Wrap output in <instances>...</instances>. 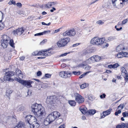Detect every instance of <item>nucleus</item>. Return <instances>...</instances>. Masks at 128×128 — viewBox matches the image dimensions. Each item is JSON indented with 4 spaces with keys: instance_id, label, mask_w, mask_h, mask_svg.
<instances>
[{
    "instance_id": "obj_34",
    "label": "nucleus",
    "mask_w": 128,
    "mask_h": 128,
    "mask_svg": "<svg viewBox=\"0 0 128 128\" xmlns=\"http://www.w3.org/2000/svg\"><path fill=\"white\" fill-rule=\"evenodd\" d=\"M14 73H15L14 74L15 75L14 76L16 75V74L17 76H18V75L20 74H21V72L20 70L17 69L16 70V73L14 72Z\"/></svg>"
},
{
    "instance_id": "obj_25",
    "label": "nucleus",
    "mask_w": 128,
    "mask_h": 128,
    "mask_svg": "<svg viewBox=\"0 0 128 128\" xmlns=\"http://www.w3.org/2000/svg\"><path fill=\"white\" fill-rule=\"evenodd\" d=\"M42 50L38 51H35L32 53V54L34 56L39 55H41L42 54Z\"/></svg>"
},
{
    "instance_id": "obj_43",
    "label": "nucleus",
    "mask_w": 128,
    "mask_h": 128,
    "mask_svg": "<svg viewBox=\"0 0 128 128\" xmlns=\"http://www.w3.org/2000/svg\"><path fill=\"white\" fill-rule=\"evenodd\" d=\"M125 105L124 104H120L118 106V109H120V110L123 109Z\"/></svg>"
},
{
    "instance_id": "obj_59",
    "label": "nucleus",
    "mask_w": 128,
    "mask_h": 128,
    "mask_svg": "<svg viewBox=\"0 0 128 128\" xmlns=\"http://www.w3.org/2000/svg\"><path fill=\"white\" fill-rule=\"evenodd\" d=\"M69 53H65L64 54H61L60 55V56H66L67 55V54Z\"/></svg>"
},
{
    "instance_id": "obj_23",
    "label": "nucleus",
    "mask_w": 128,
    "mask_h": 128,
    "mask_svg": "<svg viewBox=\"0 0 128 128\" xmlns=\"http://www.w3.org/2000/svg\"><path fill=\"white\" fill-rule=\"evenodd\" d=\"M12 90L10 89H8L7 90L6 96L8 97L9 99L10 98V95L12 93Z\"/></svg>"
},
{
    "instance_id": "obj_16",
    "label": "nucleus",
    "mask_w": 128,
    "mask_h": 128,
    "mask_svg": "<svg viewBox=\"0 0 128 128\" xmlns=\"http://www.w3.org/2000/svg\"><path fill=\"white\" fill-rule=\"evenodd\" d=\"M55 4L54 2H49L47 4L44 5V6L46 8H49Z\"/></svg>"
},
{
    "instance_id": "obj_61",
    "label": "nucleus",
    "mask_w": 128,
    "mask_h": 128,
    "mask_svg": "<svg viewBox=\"0 0 128 128\" xmlns=\"http://www.w3.org/2000/svg\"><path fill=\"white\" fill-rule=\"evenodd\" d=\"M16 5L20 7H21L22 6V4L20 3V2H18L16 4Z\"/></svg>"
},
{
    "instance_id": "obj_33",
    "label": "nucleus",
    "mask_w": 128,
    "mask_h": 128,
    "mask_svg": "<svg viewBox=\"0 0 128 128\" xmlns=\"http://www.w3.org/2000/svg\"><path fill=\"white\" fill-rule=\"evenodd\" d=\"M123 76L124 78V80L126 81V82H127L128 81V74L127 73Z\"/></svg>"
},
{
    "instance_id": "obj_60",
    "label": "nucleus",
    "mask_w": 128,
    "mask_h": 128,
    "mask_svg": "<svg viewBox=\"0 0 128 128\" xmlns=\"http://www.w3.org/2000/svg\"><path fill=\"white\" fill-rule=\"evenodd\" d=\"M65 125L64 124L61 125L58 128H65Z\"/></svg>"
},
{
    "instance_id": "obj_29",
    "label": "nucleus",
    "mask_w": 128,
    "mask_h": 128,
    "mask_svg": "<svg viewBox=\"0 0 128 128\" xmlns=\"http://www.w3.org/2000/svg\"><path fill=\"white\" fill-rule=\"evenodd\" d=\"M116 39L115 36H110L106 38V40L107 41L109 42L113 40Z\"/></svg>"
},
{
    "instance_id": "obj_22",
    "label": "nucleus",
    "mask_w": 128,
    "mask_h": 128,
    "mask_svg": "<svg viewBox=\"0 0 128 128\" xmlns=\"http://www.w3.org/2000/svg\"><path fill=\"white\" fill-rule=\"evenodd\" d=\"M79 109L82 112L83 114H86L88 111L87 108L86 107L83 108L81 107Z\"/></svg>"
},
{
    "instance_id": "obj_18",
    "label": "nucleus",
    "mask_w": 128,
    "mask_h": 128,
    "mask_svg": "<svg viewBox=\"0 0 128 128\" xmlns=\"http://www.w3.org/2000/svg\"><path fill=\"white\" fill-rule=\"evenodd\" d=\"M15 128H24V124L22 122H20L15 127Z\"/></svg>"
},
{
    "instance_id": "obj_3",
    "label": "nucleus",
    "mask_w": 128,
    "mask_h": 128,
    "mask_svg": "<svg viewBox=\"0 0 128 128\" xmlns=\"http://www.w3.org/2000/svg\"><path fill=\"white\" fill-rule=\"evenodd\" d=\"M2 45L4 48H6L8 44L12 48H14V41L12 39H10V38L6 35H4L2 37L1 40Z\"/></svg>"
},
{
    "instance_id": "obj_44",
    "label": "nucleus",
    "mask_w": 128,
    "mask_h": 128,
    "mask_svg": "<svg viewBox=\"0 0 128 128\" xmlns=\"http://www.w3.org/2000/svg\"><path fill=\"white\" fill-rule=\"evenodd\" d=\"M8 4L10 5L13 4L14 5H15L16 4L15 2L13 0L10 1Z\"/></svg>"
},
{
    "instance_id": "obj_53",
    "label": "nucleus",
    "mask_w": 128,
    "mask_h": 128,
    "mask_svg": "<svg viewBox=\"0 0 128 128\" xmlns=\"http://www.w3.org/2000/svg\"><path fill=\"white\" fill-rule=\"evenodd\" d=\"M51 76V75L48 74H47L45 75V77L47 78H50Z\"/></svg>"
},
{
    "instance_id": "obj_32",
    "label": "nucleus",
    "mask_w": 128,
    "mask_h": 128,
    "mask_svg": "<svg viewBox=\"0 0 128 128\" xmlns=\"http://www.w3.org/2000/svg\"><path fill=\"white\" fill-rule=\"evenodd\" d=\"M2 20H0V30L3 29L4 26V24L3 22H2Z\"/></svg>"
},
{
    "instance_id": "obj_19",
    "label": "nucleus",
    "mask_w": 128,
    "mask_h": 128,
    "mask_svg": "<svg viewBox=\"0 0 128 128\" xmlns=\"http://www.w3.org/2000/svg\"><path fill=\"white\" fill-rule=\"evenodd\" d=\"M111 110L109 109L104 111L103 112V116H102V118H104L106 116L110 114V113Z\"/></svg>"
},
{
    "instance_id": "obj_28",
    "label": "nucleus",
    "mask_w": 128,
    "mask_h": 128,
    "mask_svg": "<svg viewBox=\"0 0 128 128\" xmlns=\"http://www.w3.org/2000/svg\"><path fill=\"white\" fill-rule=\"evenodd\" d=\"M121 71L122 72V76L127 73V72L125 68L124 67H121Z\"/></svg>"
},
{
    "instance_id": "obj_54",
    "label": "nucleus",
    "mask_w": 128,
    "mask_h": 128,
    "mask_svg": "<svg viewBox=\"0 0 128 128\" xmlns=\"http://www.w3.org/2000/svg\"><path fill=\"white\" fill-rule=\"evenodd\" d=\"M43 35L42 32H40L35 34L34 36H41Z\"/></svg>"
},
{
    "instance_id": "obj_20",
    "label": "nucleus",
    "mask_w": 128,
    "mask_h": 128,
    "mask_svg": "<svg viewBox=\"0 0 128 128\" xmlns=\"http://www.w3.org/2000/svg\"><path fill=\"white\" fill-rule=\"evenodd\" d=\"M96 50V49L94 47H92L86 50V52L87 53H91L95 52Z\"/></svg>"
},
{
    "instance_id": "obj_56",
    "label": "nucleus",
    "mask_w": 128,
    "mask_h": 128,
    "mask_svg": "<svg viewBox=\"0 0 128 128\" xmlns=\"http://www.w3.org/2000/svg\"><path fill=\"white\" fill-rule=\"evenodd\" d=\"M112 4H113V6L114 7V8H120L119 6H117V5H116L115 2H112Z\"/></svg>"
},
{
    "instance_id": "obj_30",
    "label": "nucleus",
    "mask_w": 128,
    "mask_h": 128,
    "mask_svg": "<svg viewBox=\"0 0 128 128\" xmlns=\"http://www.w3.org/2000/svg\"><path fill=\"white\" fill-rule=\"evenodd\" d=\"M24 107L22 106H19L18 107L17 111L18 112H21L23 111L24 109Z\"/></svg>"
},
{
    "instance_id": "obj_47",
    "label": "nucleus",
    "mask_w": 128,
    "mask_h": 128,
    "mask_svg": "<svg viewBox=\"0 0 128 128\" xmlns=\"http://www.w3.org/2000/svg\"><path fill=\"white\" fill-rule=\"evenodd\" d=\"M123 57H128V53L126 52H122Z\"/></svg>"
},
{
    "instance_id": "obj_46",
    "label": "nucleus",
    "mask_w": 128,
    "mask_h": 128,
    "mask_svg": "<svg viewBox=\"0 0 128 128\" xmlns=\"http://www.w3.org/2000/svg\"><path fill=\"white\" fill-rule=\"evenodd\" d=\"M91 68V66H88V65H86L85 67H84V68L86 70H89Z\"/></svg>"
},
{
    "instance_id": "obj_31",
    "label": "nucleus",
    "mask_w": 128,
    "mask_h": 128,
    "mask_svg": "<svg viewBox=\"0 0 128 128\" xmlns=\"http://www.w3.org/2000/svg\"><path fill=\"white\" fill-rule=\"evenodd\" d=\"M126 126L125 124L123 123L121 125H118L116 126V128H125Z\"/></svg>"
},
{
    "instance_id": "obj_42",
    "label": "nucleus",
    "mask_w": 128,
    "mask_h": 128,
    "mask_svg": "<svg viewBox=\"0 0 128 128\" xmlns=\"http://www.w3.org/2000/svg\"><path fill=\"white\" fill-rule=\"evenodd\" d=\"M90 72V71H89L88 72H86L85 73L83 74L80 76L79 77L80 78H82L84 77L87 74H88V73Z\"/></svg>"
},
{
    "instance_id": "obj_52",
    "label": "nucleus",
    "mask_w": 128,
    "mask_h": 128,
    "mask_svg": "<svg viewBox=\"0 0 128 128\" xmlns=\"http://www.w3.org/2000/svg\"><path fill=\"white\" fill-rule=\"evenodd\" d=\"M118 64H114L112 65L113 68H115L118 66Z\"/></svg>"
},
{
    "instance_id": "obj_2",
    "label": "nucleus",
    "mask_w": 128,
    "mask_h": 128,
    "mask_svg": "<svg viewBox=\"0 0 128 128\" xmlns=\"http://www.w3.org/2000/svg\"><path fill=\"white\" fill-rule=\"evenodd\" d=\"M26 122L30 125L31 128H37L40 126L37 119L34 116L28 115L25 117Z\"/></svg>"
},
{
    "instance_id": "obj_63",
    "label": "nucleus",
    "mask_w": 128,
    "mask_h": 128,
    "mask_svg": "<svg viewBox=\"0 0 128 128\" xmlns=\"http://www.w3.org/2000/svg\"><path fill=\"white\" fill-rule=\"evenodd\" d=\"M80 44L79 43H76V44H74L72 45V47H75L78 46V45Z\"/></svg>"
},
{
    "instance_id": "obj_40",
    "label": "nucleus",
    "mask_w": 128,
    "mask_h": 128,
    "mask_svg": "<svg viewBox=\"0 0 128 128\" xmlns=\"http://www.w3.org/2000/svg\"><path fill=\"white\" fill-rule=\"evenodd\" d=\"M120 24V22H119L118 24L117 25V26H115V28H116V30L117 31H119L120 30H121L122 28V27H120V28H117V26H119V25Z\"/></svg>"
},
{
    "instance_id": "obj_11",
    "label": "nucleus",
    "mask_w": 128,
    "mask_h": 128,
    "mask_svg": "<svg viewBox=\"0 0 128 128\" xmlns=\"http://www.w3.org/2000/svg\"><path fill=\"white\" fill-rule=\"evenodd\" d=\"M24 32V30L23 28H18L17 29L13 30L12 31L13 34L15 36H20Z\"/></svg>"
},
{
    "instance_id": "obj_57",
    "label": "nucleus",
    "mask_w": 128,
    "mask_h": 128,
    "mask_svg": "<svg viewBox=\"0 0 128 128\" xmlns=\"http://www.w3.org/2000/svg\"><path fill=\"white\" fill-rule=\"evenodd\" d=\"M42 24L43 25L48 26L51 24V23L50 22H49L48 24H46L44 22H42Z\"/></svg>"
},
{
    "instance_id": "obj_9",
    "label": "nucleus",
    "mask_w": 128,
    "mask_h": 128,
    "mask_svg": "<svg viewBox=\"0 0 128 128\" xmlns=\"http://www.w3.org/2000/svg\"><path fill=\"white\" fill-rule=\"evenodd\" d=\"M56 96L54 95L47 97L46 100V103L50 105H52L53 104L54 106V104L56 102Z\"/></svg>"
},
{
    "instance_id": "obj_62",
    "label": "nucleus",
    "mask_w": 128,
    "mask_h": 128,
    "mask_svg": "<svg viewBox=\"0 0 128 128\" xmlns=\"http://www.w3.org/2000/svg\"><path fill=\"white\" fill-rule=\"evenodd\" d=\"M27 93L28 94L29 96H30L31 94L32 93L31 91L30 90H28Z\"/></svg>"
},
{
    "instance_id": "obj_58",
    "label": "nucleus",
    "mask_w": 128,
    "mask_h": 128,
    "mask_svg": "<svg viewBox=\"0 0 128 128\" xmlns=\"http://www.w3.org/2000/svg\"><path fill=\"white\" fill-rule=\"evenodd\" d=\"M106 95L104 94H103L102 95L100 96V97L101 98H105Z\"/></svg>"
},
{
    "instance_id": "obj_4",
    "label": "nucleus",
    "mask_w": 128,
    "mask_h": 128,
    "mask_svg": "<svg viewBox=\"0 0 128 128\" xmlns=\"http://www.w3.org/2000/svg\"><path fill=\"white\" fill-rule=\"evenodd\" d=\"M18 76L19 79H18L15 76V80L28 88H29L32 86L31 84L33 83L32 81L30 80H22L21 79L23 78L24 77L22 73L18 75Z\"/></svg>"
},
{
    "instance_id": "obj_35",
    "label": "nucleus",
    "mask_w": 128,
    "mask_h": 128,
    "mask_svg": "<svg viewBox=\"0 0 128 128\" xmlns=\"http://www.w3.org/2000/svg\"><path fill=\"white\" fill-rule=\"evenodd\" d=\"M88 112L90 114H94L96 113V111L94 110H91L88 111Z\"/></svg>"
},
{
    "instance_id": "obj_45",
    "label": "nucleus",
    "mask_w": 128,
    "mask_h": 128,
    "mask_svg": "<svg viewBox=\"0 0 128 128\" xmlns=\"http://www.w3.org/2000/svg\"><path fill=\"white\" fill-rule=\"evenodd\" d=\"M85 29L88 32V33L90 32L91 30V28L90 27H87Z\"/></svg>"
},
{
    "instance_id": "obj_7",
    "label": "nucleus",
    "mask_w": 128,
    "mask_h": 128,
    "mask_svg": "<svg viewBox=\"0 0 128 128\" xmlns=\"http://www.w3.org/2000/svg\"><path fill=\"white\" fill-rule=\"evenodd\" d=\"M14 73L13 72H6L4 77V79L5 81H8L12 82L15 80L14 78H11L12 76H14Z\"/></svg>"
},
{
    "instance_id": "obj_38",
    "label": "nucleus",
    "mask_w": 128,
    "mask_h": 128,
    "mask_svg": "<svg viewBox=\"0 0 128 128\" xmlns=\"http://www.w3.org/2000/svg\"><path fill=\"white\" fill-rule=\"evenodd\" d=\"M117 57L118 58H121L123 57V54L122 52H119L118 54L117 55Z\"/></svg>"
},
{
    "instance_id": "obj_5",
    "label": "nucleus",
    "mask_w": 128,
    "mask_h": 128,
    "mask_svg": "<svg viewBox=\"0 0 128 128\" xmlns=\"http://www.w3.org/2000/svg\"><path fill=\"white\" fill-rule=\"evenodd\" d=\"M105 40L104 38H99L98 37H94L90 40V43L93 45H99L102 44Z\"/></svg>"
},
{
    "instance_id": "obj_13",
    "label": "nucleus",
    "mask_w": 128,
    "mask_h": 128,
    "mask_svg": "<svg viewBox=\"0 0 128 128\" xmlns=\"http://www.w3.org/2000/svg\"><path fill=\"white\" fill-rule=\"evenodd\" d=\"M50 49H48V50H42V52L41 54L45 56H48L51 55L53 54L52 51L50 50Z\"/></svg>"
},
{
    "instance_id": "obj_24",
    "label": "nucleus",
    "mask_w": 128,
    "mask_h": 128,
    "mask_svg": "<svg viewBox=\"0 0 128 128\" xmlns=\"http://www.w3.org/2000/svg\"><path fill=\"white\" fill-rule=\"evenodd\" d=\"M51 122L46 117V119L44 120V125L47 126L49 125Z\"/></svg>"
},
{
    "instance_id": "obj_27",
    "label": "nucleus",
    "mask_w": 128,
    "mask_h": 128,
    "mask_svg": "<svg viewBox=\"0 0 128 128\" xmlns=\"http://www.w3.org/2000/svg\"><path fill=\"white\" fill-rule=\"evenodd\" d=\"M68 102L70 104L71 106H74L76 104V102L74 100H70L68 101Z\"/></svg>"
},
{
    "instance_id": "obj_1",
    "label": "nucleus",
    "mask_w": 128,
    "mask_h": 128,
    "mask_svg": "<svg viewBox=\"0 0 128 128\" xmlns=\"http://www.w3.org/2000/svg\"><path fill=\"white\" fill-rule=\"evenodd\" d=\"M31 108L32 112L36 116L41 117L45 114L44 108L40 104H33Z\"/></svg>"
},
{
    "instance_id": "obj_48",
    "label": "nucleus",
    "mask_w": 128,
    "mask_h": 128,
    "mask_svg": "<svg viewBox=\"0 0 128 128\" xmlns=\"http://www.w3.org/2000/svg\"><path fill=\"white\" fill-rule=\"evenodd\" d=\"M88 99L90 100H92L94 99V97L92 95H90L88 96Z\"/></svg>"
},
{
    "instance_id": "obj_8",
    "label": "nucleus",
    "mask_w": 128,
    "mask_h": 128,
    "mask_svg": "<svg viewBox=\"0 0 128 128\" xmlns=\"http://www.w3.org/2000/svg\"><path fill=\"white\" fill-rule=\"evenodd\" d=\"M76 34V32L74 29L67 30L63 34L64 36H68L70 37L74 36Z\"/></svg>"
},
{
    "instance_id": "obj_39",
    "label": "nucleus",
    "mask_w": 128,
    "mask_h": 128,
    "mask_svg": "<svg viewBox=\"0 0 128 128\" xmlns=\"http://www.w3.org/2000/svg\"><path fill=\"white\" fill-rule=\"evenodd\" d=\"M72 74H73L74 75L78 76L80 74V71H78V72L75 71L72 72Z\"/></svg>"
},
{
    "instance_id": "obj_10",
    "label": "nucleus",
    "mask_w": 128,
    "mask_h": 128,
    "mask_svg": "<svg viewBox=\"0 0 128 128\" xmlns=\"http://www.w3.org/2000/svg\"><path fill=\"white\" fill-rule=\"evenodd\" d=\"M72 75V74L68 71H62L60 72L59 76L61 77L64 78H66L70 77Z\"/></svg>"
},
{
    "instance_id": "obj_49",
    "label": "nucleus",
    "mask_w": 128,
    "mask_h": 128,
    "mask_svg": "<svg viewBox=\"0 0 128 128\" xmlns=\"http://www.w3.org/2000/svg\"><path fill=\"white\" fill-rule=\"evenodd\" d=\"M117 6H119V7H120L119 8H117L120 9L123 6V2H120L119 4L117 5Z\"/></svg>"
},
{
    "instance_id": "obj_26",
    "label": "nucleus",
    "mask_w": 128,
    "mask_h": 128,
    "mask_svg": "<svg viewBox=\"0 0 128 128\" xmlns=\"http://www.w3.org/2000/svg\"><path fill=\"white\" fill-rule=\"evenodd\" d=\"M95 62L99 61L102 59L101 57L98 56H93Z\"/></svg>"
},
{
    "instance_id": "obj_55",
    "label": "nucleus",
    "mask_w": 128,
    "mask_h": 128,
    "mask_svg": "<svg viewBox=\"0 0 128 128\" xmlns=\"http://www.w3.org/2000/svg\"><path fill=\"white\" fill-rule=\"evenodd\" d=\"M42 74V73L40 71H38L36 75L37 76H40Z\"/></svg>"
},
{
    "instance_id": "obj_64",
    "label": "nucleus",
    "mask_w": 128,
    "mask_h": 128,
    "mask_svg": "<svg viewBox=\"0 0 128 128\" xmlns=\"http://www.w3.org/2000/svg\"><path fill=\"white\" fill-rule=\"evenodd\" d=\"M112 72V71L110 70H106V72L108 73V74H110Z\"/></svg>"
},
{
    "instance_id": "obj_6",
    "label": "nucleus",
    "mask_w": 128,
    "mask_h": 128,
    "mask_svg": "<svg viewBox=\"0 0 128 128\" xmlns=\"http://www.w3.org/2000/svg\"><path fill=\"white\" fill-rule=\"evenodd\" d=\"M70 40L69 38H62L58 42L57 45L59 47H64L70 41Z\"/></svg>"
},
{
    "instance_id": "obj_15",
    "label": "nucleus",
    "mask_w": 128,
    "mask_h": 128,
    "mask_svg": "<svg viewBox=\"0 0 128 128\" xmlns=\"http://www.w3.org/2000/svg\"><path fill=\"white\" fill-rule=\"evenodd\" d=\"M95 62V61L93 56L91 57L86 60V62L88 64H91Z\"/></svg>"
},
{
    "instance_id": "obj_12",
    "label": "nucleus",
    "mask_w": 128,
    "mask_h": 128,
    "mask_svg": "<svg viewBox=\"0 0 128 128\" xmlns=\"http://www.w3.org/2000/svg\"><path fill=\"white\" fill-rule=\"evenodd\" d=\"M75 100L78 103H82L84 101V99L82 96L77 93L76 96Z\"/></svg>"
},
{
    "instance_id": "obj_50",
    "label": "nucleus",
    "mask_w": 128,
    "mask_h": 128,
    "mask_svg": "<svg viewBox=\"0 0 128 128\" xmlns=\"http://www.w3.org/2000/svg\"><path fill=\"white\" fill-rule=\"evenodd\" d=\"M50 30H46L44 31V32H42V34H47L50 33Z\"/></svg>"
},
{
    "instance_id": "obj_37",
    "label": "nucleus",
    "mask_w": 128,
    "mask_h": 128,
    "mask_svg": "<svg viewBox=\"0 0 128 128\" xmlns=\"http://www.w3.org/2000/svg\"><path fill=\"white\" fill-rule=\"evenodd\" d=\"M97 24L99 25H102L104 24V22L101 20H100L97 21L96 22Z\"/></svg>"
},
{
    "instance_id": "obj_17",
    "label": "nucleus",
    "mask_w": 128,
    "mask_h": 128,
    "mask_svg": "<svg viewBox=\"0 0 128 128\" xmlns=\"http://www.w3.org/2000/svg\"><path fill=\"white\" fill-rule=\"evenodd\" d=\"M124 49V47L123 46L122 44H121L118 45L117 47L116 50L117 52H120Z\"/></svg>"
},
{
    "instance_id": "obj_21",
    "label": "nucleus",
    "mask_w": 128,
    "mask_h": 128,
    "mask_svg": "<svg viewBox=\"0 0 128 128\" xmlns=\"http://www.w3.org/2000/svg\"><path fill=\"white\" fill-rule=\"evenodd\" d=\"M55 119L58 118L60 116V113L57 111H54L52 112Z\"/></svg>"
},
{
    "instance_id": "obj_36",
    "label": "nucleus",
    "mask_w": 128,
    "mask_h": 128,
    "mask_svg": "<svg viewBox=\"0 0 128 128\" xmlns=\"http://www.w3.org/2000/svg\"><path fill=\"white\" fill-rule=\"evenodd\" d=\"M88 86V84L86 83H84L80 86V88L82 89H83L86 87Z\"/></svg>"
},
{
    "instance_id": "obj_41",
    "label": "nucleus",
    "mask_w": 128,
    "mask_h": 128,
    "mask_svg": "<svg viewBox=\"0 0 128 128\" xmlns=\"http://www.w3.org/2000/svg\"><path fill=\"white\" fill-rule=\"evenodd\" d=\"M122 114L124 117H128V112H123Z\"/></svg>"
},
{
    "instance_id": "obj_51",
    "label": "nucleus",
    "mask_w": 128,
    "mask_h": 128,
    "mask_svg": "<svg viewBox=\"0 0 128 128\" xmlns=\"http://www.w3.org/2000/svg\"><path fill=\"white\" fill-rule=\"evenodd\" d=\"M128 19H126L122 21V24L123 25L124 24H125L128 21Z\"/></svg>"
},
{
    "instance_id": "obj_14",
    "label": "nucleus",
    "mask_w": 128,
    "mask_h": 128,
    "mask_svg": "<svg viewBox=\"0 0 128 128\" xmlns=\"http://www.w3.org/2000/svg\"><path fill=\"white\" fill-rule=\"evenodd\" d=\"M47 117L51 122H53L55 119L52 113L49 114Z\"/></svg>"
}]
</instances>
